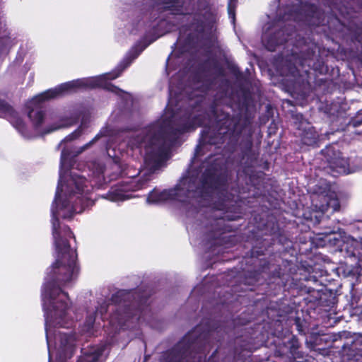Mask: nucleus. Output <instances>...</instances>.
I'll list each match as a JSON object with an SVG mask.
<instances>
[{
	"label": "nucleus",
	"mask_w": 362,
	"mask_h": 362,
	"mask_svg": "<svg viewBox=\"0 0 362 362\" xmlns=\"http://www.w3.org/2000/svg\"><path fill=\"white\" fill-rule=\"evenodd\" d=\"M223 230H226V228H218L210 233V238L216 241V244L221 245L222 243V240L225 238V237H222L223 234Z\"/></svg>",
	"instance_id": "obj_26"
},
{
	"label": "nucleus",
	"mask_w": 362,
	"mask_h": 362,
	"mask_svg": "<svg viewBox=\"0 0 362 362\" xmlns=\"http://www.w3.org/2000/svg\"><path fill=\"white\" fill-rule=\"evenodd\" d=\"M71 178L76 188V190L74 192V194H82L88 190L86 189L88 187V180L85 177L76 173H71Z\"/></svg>",
	"instance_id": "obj_23"
},
{
	"label": "nucleus",
	"mask_w": 362,
	"mask_h": 362,
	"mask_svg": "<svg viewBox=\"0 0 362 362\" xmlns=\"http://www.w3.org/2000/svg\"><path fill=\"white\" fill-rule=\"evenodd\" d=\"M266 241L267 240L264 239L263 241L257 243L251 249L252 259H257L252 264H257V268L244 272L243 281L245 285H260L264 281H267V288L273 289L272 286H275L274 278L272 277V270L275 267L278 268V264H274L272 261L264 258H259V257L265 255L264 252L272 245V243L267 242L265 243Z\"/></svg>",
	"instance_id": "obj_9"
},
{
	"label": "nucleus",
	"mask_w": 362,
	"mask_h": 362,
	"mask_svg": "<svg viewBox=\"0 0 362 362\" xmlns=\"http://www.w3.org/2000/svg\"><path fill=\"white\" fill-rule=\"evenodd\" d=\"M296 265L286 259H281V264H278V268L272 270V276L274 278L275 286L274 291H267L269 295H276L279 291H288L293 296H301L308 293L310 295L309 302H313L318 305L332 306L334 304L335 297L327 299V289L318 288L322 286L318 284V280L313 276H305L303 278H298L296 274Z\"/></svg>",
	"instance_id": "obj_5"
},
{
	"label": "nucleus",
	"mask_w": 362,
	"mask_h": 362,
	"mask_svg": "<svg viewBox=\"0 0 362 362\" xmlns=\"http://www.w3.org/2000/svg\"><path fill=\"white\" fill-rule=\"evenodd\" d=\"M295 325L299 334L305 335L308 331V322L299 317L295 318Z\"/></svg>",
	"instance_id": "obj_25"
},
{
	"label": "nucleus",
	"mask_w": 362,
	"mask_h": 362,
	"mask_svg": "<svg viewBox=\"0 0 362 362\" xmlns=\"http://www.w3.org/2000/svg\"><path fill=\"white\" fill-rule=\"evenodd\" d=\"M109 304L106 302L101 303L99 307L97 308L96 314L100 313L103 320L106 318V315L109 309Z\"/></svg>",
	"instance_id": "obj_28"
},
{
	"label": "nucleus",
	"mask_w": 362,
	"mask_h": 362,
	"mask_svg": "<svg viewBox=\"0 0 362 362\" xmlns=\"http://www.w3.org/2000/svg\"><path fill=\"white\" fill-rule=\"evenodd\" d=\"M148 300L149 296L140 290L117 291L110 298L111 304L115 307L109 315L110 323L123 328L130 320H144L146 314L151 312Z\"/></svg>",
	"instance_id": "obj_7"
},
{
	"label": "nucleus",
	"mask_w": 362,
	"mask_h": 362,
	"mask_svg": "<svg viewBox=\"0 0 362 362\" xmlns=\"http://www.w3.org/2000/svg\"><path fill=\"white\" fill-rule=\"evenodd\" d=\"M285 346L287 348V353L289 357L293 358L297 362H303V354L299 351L300 347L298 339L296 336L292 337L285 343Z\"/></svg>",
	"instance_id": "obj_19"
},
{
	"label": "nucleus",
	"mask_w": 362,
	"mask_h": 362,
	"mask_svg": "<svg viewBox=\"0 0 362 362\" xmlns=\"http://www.w3.org/2000/svg\"><path fill=\"white\" fill-rule=\"evenodd\" d=\"M65 149H63L62 151V158H64L65 156Z\"/></svg>",
	"instance_id": "obj_39"
},
{
	"label": "nucleus",
	"mask_w": 362,
	"mask_h": 362,
	"mask_svg": "<svg viewBox=\"0 0 362 362\" xmlns=\"http://www.w3.org/2000/svg\"><path fill=\"white\" fill-rule=\"evenodd\" d=\"M346 254L347 257H356L359 262H362V238L360 242L353 240L347 243Z\"/></svg>",
	"instance_id": "obj_21"
},
{
	"label": "nucleus",
	"mask_w": 362,
	"mask_h": 362,
	"mask_svg": "<svg viewBox=\"0 0 362 362\" xmlns=\"http://www.w3.org/2000/svg\"><path fill=\"white\" fill-rule=\"evenodd\" d=\"M236 6L237 5L228 4V15L233 18V21H235Z\"/></svg>",
	"instance_id": "obj_34"
},
{
	"label": "nucleus",
	"mask_w": 362,
	"mask_h": 362,
	"mask_svg": "<svg viewBox=\"0 0 362 362\" xmlns=\"http://www.w3.org/2000/svg\"><path fill=\"white\" fill-rule=\"evenodd\" d=\"M101 86V80L100 78L95 79L92 81L91 87H98Z\"/></svg>",
	"instance_id": "obj_36"
},
{
	"label": "nucleus",
	"mask_w": 362,
	"mask_h": 362,
	"mask_svg": "<svg viewBox=\"0 0 362 362\" xmlns=\"http://www.w3.org/2000/svg\"><path fill=\"white\" fill-rule=\"evenodd\" d=\"M203 124L200 115L185 114L180 118L169 117L151 124L146 128L148 146L145 163L157 168L168 158L170 148L180 135L195 130Z\"/></svg>",
	"instance_id": "obj_4"
},
{
	"label": "nucleus",
	"mask_w": 362,
	"mask_h": 362,
	"mask_svg": "<svg viewBox=\"0 0 362 362\" xmlns=\"http://www.w3.org/2000/svg\"><path fill=\"white\" fill-rule=\"evenodd\" d=\"M87 146H88V144H86L83 148H85Z\"/></svg>",
	"instance_id": "obj_41"
},
{
	"label": "nucleus",
	"mask_w": 362,
	"mask_h": 362,
	"mask_svg": "<svg viewBox=\"0 0 362 362\" xmlns=\"http://www.w3.org/2000/svg\"><path fill=\"white\" fill-rule=\"evenodd\" d=\"M228 180L227 169L216 164H210L202 173L197 186L194 182L189 181L186 187L176 185L174 188L163 191L153 189L148 193L146 200L153 204L169 200L184 203L189 198L210 201L217 194L218 202L214 203L213 207L224 211L223 216L215 221L217 225H220L221 221L243 218L240 206L231 204L233 196L228 192Z\"/></svg>",
	"instance_id": "obj_3"
},
{
	"label": "nucleus",
	"mask_w": 362,
	"mask_h": 362,
	"mask_svg": "<svg viewBox=\"0 0 362 362\" xmlns=\"http://www.w3.org/2000/svg\"><path fill=\"white\" fill-rule=\"evenodd\" d=\"M312 206L316 211L321 214L317 216L315 214V224H318L320 222L321 218L323 216L324 213L327 211L329 208H333L335 211L337 208L339 207V200L334 198L332 195L327 194H315L312 197Z\"/></svg>",
	"instance_id": "obj_15"
},
{
	"label": "nucleus",
	"mask_w": 362,
	"mask_h": 362,
	"mask_svg": "<svg viewBox=\"0 0 362 362\" xmlns=\"http://www.w3.org/2000/svg\"><path fill=\"white\" fill-rule=\"evenodd\" d=\"M79 119L78 115H71L70 117H64L61 119V122H63V124L57 127L51 128L50 129H47L45 131L46 134L50 133L52 131L57 130L60 127H71L76 124L78 123Z\"/></svg>",
	"instance_id": "obj_24"
},
{
	"label": "nucleus",
	"mask_w": 362,
	"mask_h": 362,
	"mask_svg": "<svg viewBox=\"0 0 362 362\" xmlns=\"http://www.w3.org/2000/svg\"><path fill=\"white\" fill-rule=\"evenodd\" d=\"M230 70L231 73L237 78H240L243 77V72L240 70L239 67L237 65H231L230 66Z\"/></svg>",
	"instance_id": "obj_33"
},
{
	"label": "nucleus",
	"mask_w": 362,
	"mask_h": 362,
	"mask_svg": "<svg viewBox=\"0 0 362 362\" xmlns=\"http://www.w3.org/2000/svg\"><path fill=\"white\" fill-rule=\"evenodd\" d=\"M293 55L298 59L297 62L307 75L308 80L312 79L310 71H313L315 75H326L327 74L328 66L315 43H303L298 52H293Z\"/></svg>",
	"instance_id": "obj_11"
},
{
	"label": "nucleus",
	"mask_w": 362,
	"mask_h": 362,
	"mask_svg": "<svg viewBox=\"0 0 362 362\" xmlns=\"http://www.w3.org/2000/svg\"><path fill=\"white\" fill-rule=\"evenodd\" d=\"M349 124L354 127L362 125V113H358L356 117H352Z\"/></svg>",
	"instance_id": "obj_32"
},
{
	"label": "nucleus",
	"mask_w": 362,
	"mask_h": 362,
	"mask_svg": "<svg viewBox=\"0 0 362 362\" xmlns=\"http://www.w3.org/2000/svg\"><path fill=\"white\" fill-rule=\"evenodd\" d=\"M0 117L9 118L13 125L18 130L25 128V124L18 112L8 103L1 99H0Z\"/></svg>",
	"instance_id": "obj_18"
},
{
	"label": "nucleus",
	"mask_w": 362,
	"mask_h": 362,
	"mask_svg": "<svg viewBox=\"0 0 362 362\" xmlns=\"http://www.w3.org/2000/svg\"><path fill=\"white\" fill-rule=\"evenodd\" d=\"M132 189V186L124 185H121L115 189L112 188L109 192L110 199L113 202L124 201L128 199V196L124 192Z\"/></svg>",
	"instance_id": "obj_22"
},
{
	"label": "nucleus",
	"mask_w": 362,
	"mask_h": 362,
	"mask_svg": "<svg viewBox=\"0 0 362 362\" xmlns=\"http://www.w3.org/2000/svg\"><path fill=\"white\" fill-rule=\"evenodd\" d=\"M99 355L98 354H84L82 357L81 362H98Z\"/></svg>",
	"instance_id": "obj_31"
},
{
	"label": "nucleus",
	"mask_w": 362,
	"mask_h": 362,
	"mask_svg": "<svg viewBox=\"0 0 362 362\" xmlns=\"http://www.w3.org/2000/svg\"><path fill=\"white\" fill-rule=\"evenodd\" d=\"M95 317L93 315H89L86 320V324H87L88 328H93L95 322Z\"/></svg>",
	"instance_id": "obj_35"
},
{
	"label": "nucleus",
	"mask_w": 362,
	"mask_h": 362,
	"mask_svg": "<svg viewBox=\"0 0 362 362\" xmlns=\"http://www.w3.org/2000/svg\"><path fill=\"white\" fill-rule=\"evenodd\" d=\"M329 294H330V296H332V293L331 291L329 292Z\"/></svg>",
	"instance_id": "obj_42"
},
{
	"label": "nucleus",
	"mask_w": 362,
	"mask_h": 362,
	"mask_svg": "<svg viewBox=\"0 0 362 362\" xmlns=\"http://www.w3.org/2000/svg\"><path fill=\"white\" fill-rule=\"evenodd\" d=\"M325 162L327 163L326 168L330 170L333 176L337 174H347L349 173V160L342 156L341 152L337 148L336 145L329 144L321 151Z\"/></svg>",
	"instance_id": "obj_13"
},
{
	"label": "nucleus",
	"mask_w": 362,
	"mask_h": 362,
	"mask_svg": "<svg viewBox=\"0 0 362 362\" xmlns=\"http://www.w3.org/2000/svg\"><path fill=\"white\" fill-rule=\"evenodd\" d=\"M238 0H228V4L237 5Z\"/></svg>",
	"instance_id": "obj_37"
},
{
	"label": "nucleus",
	"mask_w": 362,
	"mask_h": 362,
	"mask_svg": "<svg viewBox=\"0 0 362 362\" xmlns=\"http://www.w3.org/2000/svg\"><path fill=\"white\" fill-rule=\"evenodd\" d=\"M86 86V84L83 80H73L63 83L54 88L48 89L35 96L30 103V105L33 107H31L28 112V117L32 121L34 128H40L44 122L45 114L39 107L42 103L55 98L65 93L74 92L77 89Z\"/></svg>",
	"instance_id": "obj_10"
},
{
	"label": "nucleus",
	"mask_w": 362,
	"mask_h": 362,
	"mask_svg": "<svg viewBox=\"0 0 362 362\" xmlns=\"http://www.w3.org/2000/svg\"><path fill=\"white\" fill-rule=\"evenodd\" d=\"M332 78H330L329 77H324V78H315V81H314V83H315V85L316 86H328L330 82H332Z\"/></svg>",
	"instance_id": "obj_30"
},
{
	"label": "nucleus",
	"mask_w": 362,
	"mask_h": 362,
	"mask_svg": "<svg viewBox=\"0 0 362 362\" xmlns=\"http://www.w3.org/2000/svg\"><path fill=\"white\" fill-rule=\"evenodd\" d=\"M299 13L304 16L310 25L318 27L325 24V13L315 4L308 1L303 2L300 4Z\"/></svg>",
	"instance_id": "obj_16"
},
{
	"label": "nucleus",
	"mask_w": 362,
	"mask_h": 362,
	"mask_svg": "<svg viewBox=\"0 0 362 362\" xmlns=\"http://www.w3.org/2000/svg\"><path fill=\"white\" fill-rule=\"evenodd\" d=\"M211 330L204 329L202 325L188 332L165 354V362H219L216 357L218 349L206 359L201 355L209 342Z\"/></svg>",
	"instance_id": "obj_8"
},
{
	"label": "nucleus",
	"mask_w": 362,
	"mask_h": 362,
	"mask_svg": "<svg viewBox=\"0 0 362 362\" xmlns=\"http://www.w3.org/2000/svg\"><path fill=\"white\" fill-rule=\"evenodd\" d=\"M62 191V187L59 184L52 208V235L57 257L49 273L51 280L45 284L42 292L43 298L49 301L53 308L50 322L58 327H64V320L69 308L67 301L58 299L62 296L69 300L68 293L64 291L61 286L76 278L80 269L77 262L76 250H73L69 244V239L76 240V238L69 226H61L57 209H54V205L57 204L61 198Z\"/></svg>",
	"instance_id": "obj_2"
},
{
	"label": "nucleus",
	"mask_w": 362,
	"mask_h": 362,
	"mask_svg": "<svg viewBox=\"0 0 362 362\" xmlns=\"http://www.w3.org/2000/svg\"><path fill=\"white\" fill-rule=\"evenodd\" d=\"M185 0H156L160 12L170 11L173 15L182 16L186 21V30L189 31L185 43L191 49L197 48L199 43L211 34L216 22V15L210 8H198L192 13L185 12Z\"/></svg>",
	"instance_id": "obj_6"
},
{
	"label": "nucleus",
	"mask_w": 362,
	"mask_h": 362,
	"mask_svg": "<svg viewBox=\"0 0 362 362\" xmlns=\"http://www.w3.org/2000/svg\"><path fill=\"white\" fill-rule=\"evenodd\" d=\"M104 89L119 96H122L126 93L124 90L111 83H105L104 85Z\"/></svg>",
	"instance_id": "obj_27"
},
{
	"label": "nucleus",
	"mask_w": 362,
	"mask_h": 362,
	"mask_svg": "<svg viewBox=\"0 0 362 362\" xmlns=\"http://www.w3.org/2000/svg\"><path fill=\"white\" fill-rule=\"evenodd\" d=\"M83 129L81 126L78 127L76 130H74L73 132L67 135L64 140L66 141H71L76 139H78L82 134Z\"/></svg>",
	"instance_id": "obj_29"
},
{
	"label": "nucleus",
	"mask_w": 362,
	"mask_h": 362,
	"mask_svg": "<svg viewBox=\"0 0 362 362\" xmlns=\"http://www.w3.org/2000/svg\"><path fill=\"white\" fill-rule=\"evenodd\" d=\"M229 81L223 80L217 87L209 105L211 114L217 119V129L204 131L201 142L203 144L221 145L236 143L240 136V150L243 158L250 163L256 162L259 153L253 149L251 119L247 115L252 95L249 90L241 88L237 101L233 102L228 95Z\"/></svg>",
	"instance_id": "obj_1"
},
{
	"label": "nucleus",
	"mask_w": 362,
	"mask_h": 362,
	"mask_svg": "<svg viewBox=\"0 0 362 362\" xmlns=\"http://www.w3.org/2000/svg\"><path fill=\"white\" fill-rule=\"evenodd\" d=\"M142 52V49L137 50V49H135L132 51L131 53L130 59H125L118 67L117 69L115 70L112 72L105 74L104 75V77L107 80H114L117 78H118L122 73V71L127 68L130 64L132 63V61L136 59L140 53Z\"/></svg>",
	"instance_id": "obj_20"
},
{
	"label": "nucleus",
	"mask_w": 362,
	"mask_h": 362,
	"mask_svg": "<svg viewBox=\"0 0 362 362\" xmlns=\"http://www.w3.org/2000/svg\"><path fill=\"white\" fill-rule=\"evenodd\" d=\"M293 118L296 128L301 131L300 136L302 143L307 146H317L320 135L315 128L300 113L294 115Z\"/></svg>",
	"instance_id": "obj_14"
},
{
	"label": "nucleus",
	"mask_w": 362,
	"mask_h": 362,
	"mask_svg": "<svg viewBox=\"0 0 362 362\" xmlns=\"http://www.w3.org/2000/svg\"><path fill=\"white\" fill-rule=\"evenodd\" d=\"M291 35V29L284 26L269 34L264 40V46L267 50L274 52L278 46L286 44Z\"/></svg>",
	"instance_id": "obj_17"
},
{
	"label": "nucleus",
	"mask_w": 362,
	"mask_h": 362,
	"mask_svg": "<svg viewBox=\"0 0 362 362\" xmlns=\"http://www.w3.org/2000/svg\"><path fill=\"white\" fill-rule=\"evenodd\" d=\"M249 290H250V291H255V288H249Z\"/></svg>",
	"instance_id": "obj_40"
},
{
	"label": "nucleus",
	"mask_w": 362,
	"mask_h": 362,
	"mask_svg": "<svg viewBox=\"0 0 362 362\" xmlns=\"http://www.w3.org/2000/svg\"><path fill=\"white\" fill-rule=\"evenodd\" d=\"M126 185L132 186V187L133 188V189H132V190L138 189H140V188L141 187H140V186H139V187H136V185H134V187H136V189H134V187H133V185H132V183H131V184H127Z\"/></svg>",
	"instance_id": "obj_38"
},
{
	"label": "nucleus",
	"mask_w": 362,
	"mask_h": 362,
	"mask_svg": "<svg viewBox=\"0 0 362 362\" xmlns=\"http://www.w3.org/2000/svg\"><path fill=\"white\" fill-rule=\"evenodd\" d=\"M225 69L216 58H209L199 63L192 76L195 83H201L204 91L211 90L218 77L225 76Z\"/></svg>",
	"instance_id": "obj_12"
}]
</instances>
